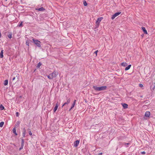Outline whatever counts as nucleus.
<instances>
[{
	"instance_id": "f257e3e1",
	"label": "nucleus",
	"mask_w": 155,
	"mask_h": 155,
	"mask_svg": "<svg viewBox=\"0 0 155 155\" xmlns=\"http://www.w3.org/2000/svg\"><path fill=\"white\" fill-rule=\"evenodd\" d=\"M107 86H103L100 87H98L96 86H93V88L96 91H104L106 90L107 88Z\"/></svg>"
},
{
	"instance_id": "f03ea898",
	"label": "nucleus",
	"mask_w": 155,
	"mask_h": 155,
	"mask_svg": "<svg viewBox=\"0 0 155 155\" xmlns=\"http://www.w3.org/2000/svg\"><path fill=\"white\" fill-rule=\"evenodd\" d=\"M58 73L55 71L53 72L52 73L49 74L47 76L48 78L50 79H52L54 78H55L58 75Z\"/></svg>"
},
{
	"instance_id": "7ed1b4c3",
	"label": "nucleus",
	"mask_w": 155,
	"mask_h": 155,
	"mask_svg": "<svg viewBox=\"0 0 155 155\" xmlns=\"http://www.w3.org/2000/svg\"><path fill=\"white\" fill-rule=\"evenodd\" d=\"M32 40L34 44L39 47H41V42L38 40H35L34 39H33Z\"/></svg>"
},
{
	"instance_id": "20e7f679",
	"label": "nucleus",
	"mask_w": 155,
	"mask_h": 155,
	"mask_svg": "<svg viewBox=\"0 0 155 155\" xmlns=\"http://www.w3.org/2000/svg\"><path fill=\"white\" fill-rule=\"evenodd\" d=\"M121 13V12H117L115 14L112 15L111 17V19L112 20L114 19L115 17L119 15Z\"/></svg>"
},
{
	"instance_id": "39448f33",
	"label": "nucleus",
	"mask_w": 155,
	"mask_h": 155,
	"mask_svg": "<svg viewBox=\"0 0 155 155\" xmlns=\"http://www.w3.org/2000/svg\"><path fill=\"white\" fill-rule=\"evenodd\" d=\"M80 142L79 140H77L74 141V146L75 147H77L78 145Z\"/></svg>"
},
{
	"instance_id": "423d86ee",
	"label": "nucleus",
	"mask_w": 155,
	"mask_h": 155,
	"mask_svg": "<svg viewBox=\"0 0 155 155\" xmlns=\"http://www.w3.org/2000/svg\"><path fill=\"white\" fill-rule=\"evenodd\" d=\"M103 19L102 17H100L99 18H97L96 22V23L97 24H99L100 22L101 21V20Z\"/></svg>"
},
{
	"instance_id": "0eeeda50",
	"label": "nucleus",
	"mask_w": 155,
	"mask_h": 155,
	"mask_svg": "<svg viewBox=\"0 0 155 155\" xmlns=\"http://www.w3.org/2000/svg\"><path fill=\"white\" fill-rule=\"evenodd\" d=\"M59 105L58 104V102L56 104V105L54 109V112H55L56 110H57Z\"/></svg>"
},
{
	"instance_id": "6e6552de",
	"label": "nucleus",
	"mask_w": 155,
	"mask_h": 155,
	"mask_svg": "<svg viewBox=\"0 0 155 155\" xmlns=\"http://www.w3.org/2000/svg\"><path fill=\"white\" fill-rule=\"evenodd\" d=\"M70 102V98L68 99L67 100V101L66 102H65L62 106V107H63L64 106L66 105V104H69Z\"/></svg>"
},
{
	"instance_id": "1a4fd4ad",
	"label": "nucleus",
	"mask_w": 155,
	"mask_h": 155,
	"mask_svg": "<svg viewBox=\"0 0 155 155\" xmlns=\"http://www.w3.org/2000/svg\"><path fill=\"white\" fill-rule=\"evenodd\" d=\"M150 115V112L149 111H147L145 112V116L146 117H149Z\"/></svg>"
},
{
	"instance_id": "9d476101",
	"label": "nucleus",
	"mask_w": 155,
	"mask_h": 155,
	"mask_svg": "<svg viewBox=\"0 0 155 155\" xmlns=\"http://www.w3.org/2000/svg\"><path fill=\"white\" fill-rule=\"evenodd\" d=\"M142 30L143 31L144 33L145 34H147V31L146 29V28L145 27H142Z\"/></svg>"
},
{
	"instance_id": "9b49d317",
	"label": "nucleus",
	"mask_w": 155,
	"mask_h": 155,
	"mask_svg": "<svg viewBox=\"0 0 155 155\" xmlns=\"http://www.w3.org/2000/svg\"><path fill=\"white\" fill-rule=\"evenodd\" d=\"M123 107L124 109H126L127 108L128 105L124 103L122 104Z\"/></svg>"
},
{
	"instance_id": "f8f14e48",
	"label": "nucleus",
	"mask_w": 155,
	"mask_h": 155,
	"mask_svg": "<svg viewBox=\"0 0 155 155\" xmlns=\"http://www.w3.org/2000/svg\"><path fill=\"white\" fill-rule=\"evenodd\" d=\"M36 9L37 10H38L39 11H43L45 10V8L43 7L40 8H38Z\"/></svg>"
},
{
	"instance_id": "ddd939ff",
	"label": "nucleus",
	"mask_w": 155,
	"mask_h": 155,
	"mask_svg": "<svg viewBox=\"0 0 155 155\" xmlns=\"http://www.w3.org/2000/svg\"><path fill=\"white\" fill-rule=\"evenodd\" d=\"M20 123V121H18L16 122V124H15V127L16 128V127H18Z\"/></svg>"
},
{
	"instance_id": "4468645a",
	"label": "nucleus",
	"mask_w": 155,
	"mask_h": 155,
	"mask_svg": "<svg viewBox=\"0 0 155 155\" xmlns=\"http://www.w3.org/2000/svg\"><path fill=\"white\" fill-rule=\"evenodd\" d=\"M3 51H4V50H2L1 51V53H0V57L1 58H2L3 57Z\"/></svg>"
},
{
	"instance_id": "2eb2a0df",
	"label": "nucleus",
	"mask_w": 155,
	"mask_h": 155,
	"mask_svg": "<svg viewBox=\"0 0 155 155\" xmlns=\"http://www.w3.org/2000/svg\"><path fill=\"white\" fill-rule=\"evenodd\" d=\"M25 134H26V130L25 128H24L23 129V134H22V136H23V137H25Z\"/></svg>"
},
{
	"instance_id": "dca6fc26",
	"label": "nucleus",
	"mask_w": 155,
	"mask_h": 155,
	"mask_svg": "<svg viewBox=\"0 0 155 155\" xmlns=\"http://www.w3.org/2000/svg\"><path fill=\"white\" fill-rule=\"evenodd\" d=\"M131 66V64H130V65H128L127 67L125 68V71H127V70H128L129 69H130Z\"/></svg>"
},
{
	"instance_id": "f3484780",
	"label": "nucleus",
	"mask_w": 155,
	"mask_h": 155,
	"mask_svg": "<svg viewBox=\"0 0 155 155\" xmlns=\"http://www.w3.org/2000/svg\"><path fill=\"white\" fill-rule=\"evenodd\" d=\"M121 65L125 67L127 65V64L126 62H123L121 63Z\"/></svg>"
},
{
	"instance_id": "a211bd4d",
	"label": "nucleus",
	"mask_w": 155,
	"mask_h": 155,
	"mask_svg": "<svg viewBox=\"0 0 155 155\" xmlns=\"http://www.w3.org/2000/svg\"><path fill=\"white\" fill-rule=\"evenodd\" d=\"M4 85L6 86L8 84V80H5L4 82Z\"/></svg>"
},
{
	"instance_id": "6ab92c4d",
	"label": "nucleus",
	"mask_w": 155,
	"mask_h": 155,
	"mask_svg": "<svg viewBox=\"0 0 155 155\" xmlns=\"http://www.w3.org/2000/svg\"><path fill=\"white\" fill-rule=\"evenodd\" d=\"M4 107L2 105H0V110H2L4 109Z\"/></svg>"
},
{
	"instance_id": "aec40b11",
	"label": "nucleus",
	"mask_w": 155,
	"mask_h": 155,
	"mask_svg": "<svg viewBox=\"0 0 155 155\" xmlns=\"http://www.w3.org/2000/svg\"><path fill=\"white\" fill-rule=\"evenodd\" d=\"M124 145L126 147H128V145H130V143H124Z\"/></svg>"
},
{
	"instance_id": "412c9836",
	"label": "nucleus",
	"mask_w": 155,
	"mask_h": 155,
	"mask_svg": "<svg viewBox=\"0 0 155 155\" xmlns=\"http://www.w3.org/2000/svg\"><path fill=\"white\" fill-rule=\"evenodd\" d=\"M24 141L23 139H21V145L24 146Z\"/></svg>"
},
{
	"instance_id": "4be33fe9",
	"label": "nucleus",
	"mask_w": 155,
	"mask_h": 155,
	"mask_svg": "<svg viewBox=\"0 0 155 155\" xmlns=\"http://www.w3.org/2000/svg\"><path fill=\"white\" fill-rule=\"evenodd\" d=\"M4 124V122H1L0 123V127H2Z\"/></svg>"
},
{
	"instance_id": "5701e85b",
	"label": "nucleus",
	"mask_w": 155,
	"mask_h": 155,
	"mask_svg": "<svg viewBox=\"0 0 155 155\" xmlns=\"http://www.w3.org/2000/svg\"><path fill=\"white\" fill-rule=\"evenodd\" d=\"M41 64H42L40 62H39L38 64L37 67L38 68H39L41 65Z\"/></svg>"
},
{
	"instance_id": "b1692460",
	"label": "nucleus",
	"mask_w": 155,
	"mask_h": 155,
	"mask_svg": "<svg viewBox=\"0 0 155 155\" xmlns=\"http://www.w3.org/2000/svg\"><path fill=\"white\" fill-rule=\"evenodd\" d=\"M83 4L85 6H86L87 5V3L85 1H84L83 2Z\"/></svg>"
},
{
	"instance_id": "393cba45",
	"label": "nucleus",
	"mask_w": 155,
	"mask_h": 155,
	"mask_svg": "<svg viewBox=\"0 0 155 155\" xmlns=\"http://www.w3.org/2000/svg\"><path fill=\"white\" fill-rule=\"evenodd\" d=\"M13 132L14 133L16 132V129L15 127H14L13 128L12 130Z\"/></svg>"
},
{
	"instance_id": "a878e982",
	"label": "nucleus",
	"mask_w": 155,
	"mask_h": 155,
	"mask_svg": "<svg viewBox=\"0 0 155 155\" xmlns=\"http://www.w3.org/2000/svg\"><path fill=\"white\" fill-rule=\"evenodd\" d=\"M75 105H74V104H72L71 107V108L69 110V111H70L74 107Z\"/></svg>"
},
{
	"instance_id": "bb28decb",
	"label": "nucleus",
	"mask_w": 155,
	"mask_h": 155,
	"mask_svg": "<svg viewBox=\"0 0 155 155\" xmlns=\"http://www.w3.org/2000/svg\"><path fill=\"white\" fill-rule=\"evenodd\" d=\"M8 37L9 38H11L12 37V34H10L9 35H8Z\"/></svg>"
},
{
	"instance_id": "cd10ccee",
	"label": "nucleus",
	"mask_w": 155,
	"mask_h": 155,
	"mask_svg": "<svg viewBox=\"0 0 155 155\" xmlns=\"http://www.w3.org/2000/svg\"><path fill=\"white\" fill-rule=\"evenodd\" d=\"M24 146L21 145V147L19 148V150H20L23 148Z\"/></svg>"
},
{
	"instance_id": "c85d7f7f",
	"label": "nucleus",
	"mask_w": 155,
	"mask_h": 155,
	"mask_svg": "<svg viewBox=\"0 0 155 155\" xmlns=\"http://www.w3.org/2000/svg\"><path fill=\"white\" fill-rule=\"evenodd\" d=\"M139 86L140 87H143V85L142 84H139Z\"/></svg>"
},
{
	"instance_id": "c756f323",
	"label": "nucleus",
	"mask_w": 155,
	"mask_h": 155,
	"mask_svg": "<svg viewBox=\"0 0 155 155\" xmlns=\"http://www.w3.org/2000/svg\"><path fill=\"white\" fill-rule=\"evenodd\" d=\"M98 52V50H97L96 51H95L94 52V54H95L96 55V56L97 55V52Z\"/></svg>"
},
{
	"instance_id": "7c9ffc66",
	"label": "nucleus",
	"mask_w": 155,
	"mask_h": 155,
	"mask_svg": "<svg viewBox=\"0 0 155 155\" xmlns=\"http://www.w3.org/2000/svg\"><path fill=\"white\" fill-rule=\"evenodd\" d=\"M16 117H18L19 116V113L18 112H17L16 113Z\"/></svg>"
},
{
	"instance_id": "2f4dec72",
	"label": "nucleus",
	"mask_w": 155,
	"mask_h": 155,
	"mask_svg": "<svg viewBox=\"0 0 155 155\" xmlns=\"http://www.w3.org/2000/svg\"><path fill=\"white\" fill-rule=\"evenodd\" d=\"M29 134L30 135H32V132L31 131H29Z\"/></svg>"
},
{
	"instance_id": "473e14b6",
	"label": "nucleus",
	"mask_w": 155,
	"mask_h": 155,
	"mask_svg": "<svg viewBox=\"0 0 155 155\" xmlns=\"http://www.w3.org/2000/svg\"><path fill=\"white\" fill-rule=\"evenodd\" d=\"M22 25V22H21L20 24L19 25V27H21Z\"/></svg>"
},
{
	"instance_id": "72a5a7b5",
	"label": "nucleus",
	"mask_w": 155,
	"mask_h": 155,
	"mask_svg": "<svg viewBox=\"0 0 155 155\" xmlns=\"http://www.w3.org/2000/svg\"><path fill=\"white\" fill-rule=\"evenodd\" d=\"M141 153L142 154H145L146 153V152L145 151H143V152H141Z\"/></svg>"
},
{
	"instance_id": "f704fd0d",
	"label": "nucleus",
	"mask_w": 155,
	"mask_h": 155,
	"mask_svg": "<svg viewBox=\"0 0 155 155\" xmlns=\"http://www.w3.org/2000/svg\"><path fill=\"white\" fill-rule=\"evenodd\" d=\"M76 100H74V101L73 102V103L72 104H74V105H75V103H76Z\"/></svg>"
},
{
	"instance_id": "c9c22d12",
	"label": "nucleus",
	"mask_w": 155,
	"mask_h": 155,
	"mask_svg": "<svg viewBox=\"0 0 155 155\" xmlns=\"http://www.w3.org/2000/svg\"><path fill=\"white\" fill-rule=\"evenodd\" d=\"M26 44L28 46H29V43L28 42H27V41H26Z\"/></svg>"
},
{
	"instance_id": "e433bc0d",
	"label": "nucleus",
	"mask_w": 155,
	"mask_h": 155,
	"mask_svg": "<svg viewBox=\"0 0 155 155\" xmlns=\"http://www.w3.org/2000/svg\"><path fill=\"white\" fill-rule=\"evenodd\" d=\"M15 78V77H14V78H13L12 79V81H13L14 80Z\"/></svg>"
},
{
	"instance_id": "4c0bfd02",
	"label": "nucleus",
	"mask_w": 155,
	"mask_h": 155,
	"mask_svg": "<svg viewBox=\"0 0 155 155\" xmlns=\"http://www.w3.org/2000/svg\"><path fill=\"white\" fill-rule=\"evenodd\" d=\"M102 153H99L98 155H102Z\"/></svg>"
},
{
	"instance_id": "58836bf2",
	"label": "nucleus",
	"mask_w": 155,
	"mask_h": 155,
	"mask_svg": "<svg viewBox=\"0 0 155 155\" xmlns=\"http://www.w3.org/2000/svg\"><path fill=\"white\" fill-rule=\"evenodd\" d=\"M14 134H15V135H17V133H16V132H15V133H14Z\"/></svg>"
},
{
	"instance_id": "ea45409f",
	"label": "nucleus",
	"mask_w": 155,
	"mask_h": 155,
	"mask_svg": "<svg viewBox=\"0 0 155 155\" xmlns=\"http://www.w3.org/2000/svg\"><path fill=\"white\" fill-rule=\"evenodd\" d=\"M20 97H21V96H20Z\"/></svg>"
},
{
	"instance_id": "a19ab883",
	"label": "nucleus",
	"mask_w": 155,
	"mask_h": 155,
	"mask_svg": "<svg viewBox=\"0 0 155 155\" xmlns=\"http://www.w3.org/2000/svg\"><path fill=\"white\" fill-rule=\"evenodd\" d=\"M7 0H5V1H7Z\"/></svg>"
}]
</instances>
